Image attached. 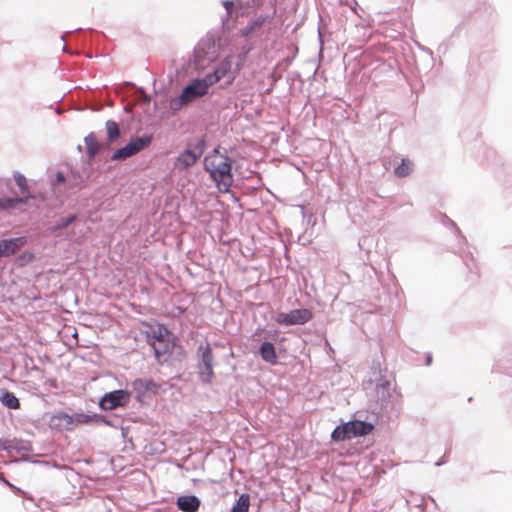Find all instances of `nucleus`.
<instances>
[{
  "label": "nucleus",
  "mask_w": 512,
  "mask_h": 512,
  "mask_svg": "<svg viewBox=\"0 0 512 512\" xmlns=\"http://www.w3.org/2000/svg\"><path fill=\"white\" fill-rule=\"evenodd\" d=\"M365 390L373 414H385L389 419L398 417L401 403L392 394V380L381 369L373 371V377L365 384Z\"/></svg>",
  "instance_id": "f257e3e1"
},
{
  "label": "nucleus",
  "mask_w": 512,
  "mask_h": 512,
  "mask_svg": "<svg viewBox=\"0 0 512 512\" xmlns=\"http://www.w3.org/2000/svg\"><path fill=\"white\" fill-rule=\"evenodd\" d=\"M204 166L210 177L215 181L219 191L222 193L228 192L233 183L232 161L230 158L215 149L205 157Z\"/></svg>",
  "instance_id": "f03ea898"
},
{
  "label": "nucleus",
  "mask_w": 512,
  "mask_h": 512,
  "mask_svg": "<svg viewBox=\"0 0 512 512\" xmlns=\"http://www.w3.org/2000/svg\"><path fill=\"white\" fill-rule=\"evenodd\" d=\"M211 86L208 85L205 78L195 79L187 85L180 96L171 101L173 109H180L181 107L205 96Z\"/></svg>",
  "instance_id": "7ed1b4c3"
},
{
  "label": "nucleus",
  "mask_w": 512,
  "mask_h": 512,
  "mask_svg": "<svg viewBox=\"0 0 512 512\" xmlns=\"http://www.w3.org/2000/svg\"><path fill=\"white\" fill-rule=\"evenodd\" d=\"M232 64L233 56L229 55L225 57L213 72L208 73L204 77L206 82H208V85L213 86L225 77H229L228 83L231 84L235 79V74L241 70L242 62L237 63L234 71H232Z\"/></svg>",
  "instance_id": "20e7f679"
},
{
  "label": "nucleus",
  "mask_w": 512,
  "mask_h": 512,
  "mask_svg": "<svg viewBox=\"0 0 512 512\" xmlns=\"http://www.w3.org/2000/svg\"><path fill=\"white\" fill-rule=\"evenodd\" d=\"M152 141V136L146 135L142 137H135L130 140V142L124 146L123 148H120L116 150L111 159L112 160H124L126 158H129L138 152L142 151L146 147L149 146V144Z\"/></svg>",
  "instance_id": "39448f33"
},
{
  "label": "nucleus",
  "mask_w": 512,
  "mask_h": 512,
  "mask_svg": "<svg viewBox=\"0 0 512 512\" xmlns=\"http://www.w3.org/2000/svg\"><path fill=\"white\" fill-rule=\"evenodd\" d=\"M198 352L200 354V363H199L200 378L203 382L210 383L214 376L212 348H211L210 344L207 343L205 346L201 345L198 348Z\"/></svg>",
  "instance_id": "423d86ee"
},
{
  "label": "nucleus",
  "mask_w": 512,
  "mask_h": 512,
  "mask_svg": "<svg viewBox=\"0 0 512 512\" xmlns=\"http://www.w3.org/2000/svg\"><path fill=\"white\" fill-rule=\"evenodd\" d=\"M311 319V312L307 309H296L288 313H278L275 316V321L278 324L284 325H297L304 324Z\"/></svg>",
  "instance_id": "0eeeda50"
},
{
  "label": "nucleus",
  "mask_w": 512,
  "mask_h": 512,
  "mask_svg": "<svg viewBox=\"0 0 512 512\" xmlns=\"http://www.w3.org/2000/svg\"><path fill=\"white\" fill-rule=\"evenodd\" d=\"M128 401V394L123 390H116L105 394L101 401L100 406L104 410H113L119 406L125 405Z\"/></svg>",
  "instance_id": "6e6552de"
},
{
  "label": "nucleus",
  "mask_w": 512,
  "mask_h": 512,
  "mask_svg": "<svg viewBox=\"0 0 512 512\" xmlns=\"http://www.w3.org/2000/svg\"><path fill=\"white\" fill-rule=\"evenodd\" d=\"M153 347V350H154V354H155V357L157 358V361L162 364L164 362H166L174 347H175V343L174 341L172 340V337H167L166 339H164V341H158V342H153V345H151Z\"/></svg>",
  "instance_id": "1a4fd4ad"
},
{
  "label": "nucleus",
  "mask_w": 512,
  "mask_h": 512,
  "mask_svg": "<svg viewBox=\"0 0 512 512\" xmlns=\"http://www.w3.org/2000/svg\"><path fill=\"white\" fill-rule=\"evenodd\" d=\"M340 367L337 363L322 369V388L334 387L340 383Z\"/></svg>",
  "instance_id": "9d476101"
},
{
  "label": "nucleus",
  "mask_w": 512,
  "mask_h": 512,
  "mask_svg": "<svg viewBox=\"0 0 512 512\" xmlns=\"http://www.w3.org/2000/svg\"><path fill=\"white\" fill-rule=\"evenodd\" d=\"M26 244L25 237H17L5 239L0 242V258L8 257L15 254L21 247Z\"/></svg>",
  "instance_id": "9b49d317"
},
{
  "label": "nucleus",
  "mask_w": 512,
  "mask_h": 512,
  "mask_svg": "<svg viewBox=\"0 0 512 512\" xmlns=\"http://www.w3.org/2000/svg\"><path fill=\"white\" fill-rule=\"evenodd\" d=\"M352 438L366 436L374 429V424L367 421L352 420L347 422Z\"/></svg>",
  "instance_id": "f8f14e48"
},
{
  "label": "nucleus",
  "mask_w": 512,
  "mask_h": 512,
  "mask_svg": "<svg viewBox=\"0 0 512 512\" xmlns=\"http://www.w3.org/2000/svg\"><path fill=\"white\" fill-rule=\"evenodd\" d=\"M167 337H173L172 333L162 324L150 325L146 331V339L150 345L153 342L164 341Z\"/></svg>",
  "instance_id": "ddd939ff"
},
{
  "label": "nucleus",
  "mask_w": 512,
  "mask_h": 512,
  "mask_svg": "<svg viewBox=\"0 0 512 512\" xmlns=\"http://www.w3.org/2000/svg\"><path fill=\"white\" fill-rule=\"evenodd\" d=\"M202 153L203 151L201 149H199L198 151L187 149L177 157L175 165L176 167L186 169L194 165L197 162V160L201 157Z\"/></svg>",
  "instance_id": "4468645a"
},
{
  "label": "nucleus",
  "mask_w": 512,
  "mask_h": 512,
  "mask_svg": "<svg viewBox=\"0 0 512 512\" xmlns=\"http://www.w3.org/2000/svg\"><path fill=\"white\" fill-rule=\"evenodd\" d=\"M176 505L182 512H197L201 502L195 495H183L177 498Z\"/></svg>",
  "instance_id": "2eb2a0df"
},
{
  "label": "nucleus",
  "mask_w": 512,
  "mask_h": 512,
  "mask_svg": "<svg viewBox=\"0 0 512 512\" xmlns=\"http://www.w3.org/2000/svg\"><path fill=\"white\" fill-rule=\"evenodd\" d=\"M325 26V19L322 15V60L324 59V51L330 50L331 52H338V41L334 38H332V33L328 32L326 30Z\"/></svg>",
  "instance_id": "dca6fc26"
},
{
  "label": "nucleus",
  "mask_w": 512,
  "mask_h": 512,
  "mask_svg": "<svg viewBox=\"0 0 512 512\" xmlns=\"http://www.w3.org/2000/svg\"><path fill=\"white\" fill-rule=\"evenodd\" d=\"M259 353L261 355V358L270 364H276L277 362V353L274 345L270 342H264L260 349Z\"/></svg>",
  "instance_id": "f3484780"
},
{
  "label": "nucleus",
  "mask_w": 512,
  "mask_h": 512,
  "mask_svg": "<svg viewBox=\"0 0 512 512\" xmlns=\"http://www.w3.org/2000/svg\"><path fill=\"white\" fill-rule=\"evenodd\" d=\"M73 422L72 416L66 413H59L51 419L53 426L66 430H70L72 428Z\"/></svg>",
  "instance_id": "a211bd4d"
},
{
  "label": "nucleus",
  "mask_w": 512,
  "mask_h": 512,
  "mask_svg": "<svg viewBox=\"0 0 512 512\" xmlns=\"http://www.w3.org/2000/svg\"><path fill=\"white\" fill-rule=\"evenodd\" d=\"M331 439L334 442H341L352 439L347 423L336 426L331 432Z\"/></svg>",
  "instance_id": "6ab92c4d"
},
{
  "label": "nucleus",
  "mask_w": 512,
  "mask_h": 512,
  "mask_svg": "<svg viewBox=\"0 0 512 512\" xmlns=\"http://www.w3.org/2000/svg\"><path fill=\"white\" fill-rule=\"evenodd\" d=\"M84 141L89 158H94L101 150V144L98 142L97 137L91 133L85 137Z\"/></svg>",
  "instance_id": "aec40b11"
},
{
  "label": "nucleus",
  "mask_w": 512,
  "mask_h": 512,
  "mask_svg": "<svg viewBox=\"0 0 512 512\" xmlns=\"http://www.w3.org/2000/svg\"><path fill=\"white\" fill-rule=\"evenodd\" d=\"M413 170V162L408 158H402L401 162L395 166L394 174L399 178L407 177Z\"/></svg>",
  "instance_id": "412c9836"
},
{
  "label": "nucleus",
  "mask_w": 512,
  "mask_h": 512,
  "mask_svg": "<svg viewBox=\"0 0 512 512\" xmlns=\"http://www.w3.org/2000/svg\"><path fill=\"white\" fill-rule=\"evenodd\" d=\"M250 507L249 494H241L236 503L233 505L231 512H248Z\"/></svg>",
  "instance_id": "4be33fe9"
},
{
  "label": "nucleus",
  "mask_w": 512,
  "mask_h": 512,
  "mask_svg": "<svg viewBox=\"0 0 512 512\" xmlns=\"http://www.w3.org/2000/svg\"><path fill=\"white\" fill-rule=\"evenodd\" d=\"M1 403L10 409L20 408V402L18 398L12 392L9 391L3 393L1 397Z\"/></svg>",
  "instance_id": "5701e85b"
},
{
  "label": "nucleus",
  "mask_w": 512,
  "mask_h": 512,
  "mask_svg": "<svg viewBox=\"0 0 512 512\" xmlns=\"http://www.w3.org/2000/svg\"><path fill=\"white\" fill-rule=\"evenodd\" d=\"M14 180H15V183L16 185L19 187V189L21 190V193L25 195L24 198H22L24 200L23 203H25L27 201V199L30 197L29 196V187H28V183H27V180L26 178L20 174V173H16L14 175Z\"/></svg>",
  "instance_id": "b1692460"
},
{
  "label": "nucleus",
  "mask_w": 512,
  "mask_h": 512,
  "mask_svg": "<svg viewBox=\"0 0 512 512\" xmlns=\"http://www.w3.org/2000/svg\"><path fill=\"white\" fill-rule=\"evenodd\" d=\"M106 130L108 140L110 142L116 141L120 137V129L115 121L109 120L106 122Z\"/></svg>",
  "instance_id": "393cba45"
},
{
  "label": "nucleus",
  "mask_w": 512,
  "mask_h": 512,
  "mask_svg": "<svg viewBox=\"0 0 512 512\" xmlns=\"http://www.w3.org/2000/svg\"><path fill=\"white\" fill-rule=\"evenodd\" d=\"M460 256L469 272L473 273V268H476V265L472 254L470 252H463Z\"/></svg>",
  "instance_id": "a878e982"
},
{
  "label": "nucleus",
  "mask_w": 512,
  "mask_h": 512,
  "mask_svg": "<svg viewBox=\"0 0 512 512\" xmlns=\"http://www.w3.org/2000/svg\"><path fill=\"white\" fill-rule=\"evenodd\" d=\"M23 202V199H0V210L13 208L16 204Z\"/></svg>",
  "instance_id": "bb28decb"
},
{
  "label": "nucleus",
  "mask_w": 512,
  "mask_h": 512,
  "mask_svg": "<svg viewBox=\"0 0 512 512\" xmlns=\"http://www.w3.org/2000/svg\"><path fill=\"white\" fill-rule=\"evenodd\" d=\"M441 220H442L443 224L450 225L455 230V232L458 235H461L460 229L457 227V225L447 215L442 214L441 215Z\"/></svg>",
  "instance_id": "cd10ccee"
},
{
  "label": "nucleus",
  "mask_w": 512,
  "mask_h": 512,
  "mask_svg": "<svg viewBox=\"0 0 512 512\" xmlns=\"http://www.w3.org/2000/svg\"><path fill=\"white\" fill-rule=\"evenodd\" d=\"M75 219H76L75 215H70L69 217L64 219L61 224L58 225V228H66L68 225L73 223L75 221Z\"/></svg>",
  "instance_id": "c85d7f7f"
},
{
  "label": "nucleus",
  "mask_w": 512,
  "mask_h": 512,
  "mask_svg": "<svg viewBox=\"0 0 512 512\" xmlns=\"http://www.w3.org/2000/svg\"><path fill=\"white\" fill-rule=\"evenodd\" d=\"M416 46L418 47L419 50L426 53L431 59H433V51L430 48L422 45L419 42H416Z\"/></svg>",
  "instance_id": "c756f323"
},
{
  "label": "nucleus",
  "mask_w": 512,
  "mask_h": 512,
  "mask_svg": "<svg viewBox=\"0 0 512 512\" xmlns=\"http://www.w3.org/2000/svg\"><path fill=\"white\" fill-rule=\"evenodd\" d=\"M263 21H255L250 27L246 28V34L252 32L254 29L260 27L262 25Z\"/></svg>",
  "instance_id": "7c9ffc66"
},
{
  "label": "nucleus",
  "mask_w": 512,
  "mask_h": 512,
  "mask_svg": "<svg viewBox=\"0 0 512 512\" xmlns=\"http://www.w3.org/2000/svg\"><path fill=\"white\" fill-rule=\"evenodd\" d=\"M323 347L326 350V352L329 355V357H331L330 353L334 354V350L332 349V347L330 346V344H329V342L327 340L324 341Z\"/></svg>",
  "instance_id": "2f4dec72"
},
{
  "label": "nucleus",
  "mask_w": 512,
  "mask_h": 512,
  "mask_svg": "<svg viewBox=\"0 0 512 512\" xmlns=\"http://www.w3.org/2000/svg\"><path fill=\"white\" fill-rule=\"evenodd\" d=\"M56 181H57V183H63L65 181V177H64L63 173H61V172L57 173Z\"/></svg>",
  "instance_id": "473e14b6"
},
{
  "label": "nucleus",
  "mask_w": 512,
  "mask_h": 512,
  "mask_svg": "<svg viewBox=\"0 0 512 512\" xmlns=\"http://www.w3.org/2000/svg\"><path fill=\"white\" fill-rule=\"evenodd\" d=\"M432 363V355L430 353H427L426 354V357H425V364L427 366H430Z\"/></svg>",
  "instance_id": "72a5a7b5"
},
{
  "label": "nucleus",
  "mask_w": 512,
  "mask_h": 512,
  "mask_svg": "<svg viewBox=\"0 0 512 512\" xmlns=\"http://www.w3.org/2000/svg\"><path fill=\"white\" fill-rule=\"evenodd\" d=\"M445 460H444V457L440 458L438 461L435 462V466L439 467V466H442L443 464H445Z\"/></svg>",
  "instance_id": "f704fd0d"
},
{
  "label": "nucleus",
  "mask_w": 512,
  "mask_h": 512,
  "mask_svg": "<svg viewBox=\"0 0 512 512\" xmlns=\"http://www.w3.org/2000/svg\"><path fill=\"white\" fill-rule=\"evenodd\" d=\"M493 372H501V368L499 366V364H496L493 369H492Z\"/></svg>",
  "instance_id": "c9c22d12"
},
{
  "label": "nucleus",
  "mask_w": 512,
  "mask_h": 512,
  "mask_svg": "<svg viewBox=\"0 0 512 512\" xmlns=\"http://www.w3.org/2000/svg\"><path fill=\"white\" fill-rule=\"evenodd\" d=\"M232 6H233L232 2H229V1L225 2V7H226L227 10H229L230 7H232Z\"/></svg>",
  "instance_id": "e433bc0d"
},
{
  "label": "nucleus",
  "mask_w": 512,
  "mask_h": 512,
  "mask_svg": "<svg viewBox=\"0 0 512 512\" xmlns=\"http://www.w3.org/2000/svg\"><path fill=\"white\" fill-rule=\"evenodd\" d=\"M339 1H340L341 3L346 4V5H350V4H349V0H339Z\"/></svg>",
  "instance_id": "4c0bfd02"
},
{
  "label": "nucleus",
  "mask_w": 512,
  "mask_h": 512,
  "mask_svg": "<svg viewBox=\"0 0 512 512\" xmlns=\"http://www.w3.org/2000/svg\"><path fill=\"white\" fill-rule=\"evenodd\" d=\"M461 238L464 242H466V238L464 236L461 235Z\"/></svg>",
  "instance_id": "58836bf2"
}]
</instances>
